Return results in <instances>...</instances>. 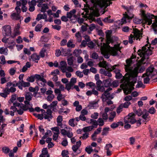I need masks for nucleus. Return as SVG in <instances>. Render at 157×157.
I'll return each instance as SVG.
<instances>
[{
	"instance_id": "1",
	"label": "nucleus",
	"mask_w": 157,
	"mask_h": 157,
	"mask_svg": "<svg viewBox=\"0 0 157 157\" xmlns=\"http://www.w3.org/2000/svg\"><path fill=\"white\" fill-rule=\"evenodd\" d=\"M147 45L142 47V49H140L138 51V55L141 57L136 63L134 64L133 59L136 58L135 55H132L130 59H127L126 64L125 65V69H144L143 67L148 63V56L152 54L151 47L149 48Z\"/></svg>"
},
{
	"instance_id": "2",
	"label": "nucleus",
	"mask_w": 157,
	"mask_h": 157,
	"mask_svg": "<svg viewBox=\"0 0 157 157\" xmlns=\"http://www.w3.org/2000/svg\"><path fill=\"white\" fill-rule=\"evenodd\" d=\"M106 36L107 39V44H105L102 41L103 39L100 38L101 40V43L98 42L97 45L101 47V53L106 58H108L109 57L110 55L115 56L117 55L118 52H120V48L119 45H115L114 47H110L109 45V44L112 42V39L111 37L112 31L107 30L106 32Z\"/></svg>"
},
{
	"instance_id": "3",
	"label": "nucleus",
	"mask_w": 157,
	"mask_h": 157,
	"mask_svg": "<svg viewBox=\"0 0 157 157\" xmlns=\"http://www.w3.org/2000/svg\"><path fill=\"white\" fill-rule=\"evenodd\" d=\"M138 69H125L127 73L123 78L120 86L126 94H130L133 90L134 84L136 82Z\"/></svg>"
},
{
	"instance_id": "4",
	"label": "nucleus",
	"mask_w": 157,
	"mask_h": 157,
	"mask_svg": "<svg viewBox=\"0 0 157 157\" xmlns=\"http://www.w3.org/2000/svg\"><path fill=\"white\" fill-rule=\"evenodd\" d=\"M86 2L88 9L90 10V12L96 17L100 15L99 11L103 8V6H107L105 3L103 2V0H83Z\"/></svg>"
},
{
	"instance_id": "5",
	"label": "nucleus",
	"mask_w": 157,
	"mask_h": 157,
	"mask_svg": "<svg viewBox=\"0 0 157 157\" xmlns=\"http://www.w3.org/2000/svg\"><path fill=\"white\" fill-rule=\"evenodd\" d=\"M140 15L143 17V19L145 22L148 25H151L152 23V18L154 17L155 21L152 24L154 30L156 31V29L157 27V16H155L154 15L150 13L146 14L145 11L143 10H141L140 11Z\"/></svg>"
},
{
	"instance_id": "6",
	"label": "nucleus",
	"mask_w": 157,
	"mask_h": 157,
	"mask_svg": "<svg viewBox=\"0 0 157 157\" xmlns=\"http://www.w3.org/2000/svg\"><path fill=\"white\" fill-rule=\"evenodd\" d=\"M122 7L127 11L121 19V24H123L129 22L130 20L133 17L134 15L132 13L133 7L132 6L127 7L124 6H122Z\"/></svg>"
},
{
	"instance_id": "7",
	"label": "nucleus",
	"mask_w": 157,
	"mask_h": 157,
	"mask_svg": "<svg viewBox=\"0 0 157 157\" xmlns=\"http://www.w3.org/2000/svg\"><path fill=\"white\" fill-rule=\"evenodd\" d=\"M157 74V69H146L145 73L144 74L142 78L144 84L148 83L151 78Z\"/></svg>"
},
{
	"instance_id": "8",
	"label": "nucleus",
	"mask_w": 157,
	"mask_h": 157,
	"mask_svg": "<svg viewBox=\"0 0 157 157\" xmlns=\"http://www.w3.org/2000/svg\"><path fill=\"white\" fill-rule=\"evenodd\" d=\"M133 35L131 34L129 36L128 42L130 44L133 42V40H137L142 37V33L136 29H133Z\"/></svg>"
},
{
	"instance_id": "9",
	"label": "nucleus",
	"mask_w": 157,
	"mask_h": 157,
	"mask_svg": "<svg viewBox=\"0 0 157 157\" xmlns=\"http://www.w3.org/2000/svg\"><path fill=\"white\" fill-rule=\"evenodd\" d=\"M135 115L133 113H129L124 119V122L125 124L130 123L133 124L136 122V120L135 119Z\"/></svg>"
},
{
	"instance_id": "10",
	"label": "nucleus",
	"mask_w": 157,
	"mask_h": 157,
	"mask_svg": "<svg viewBox=\"0 0 157 157\" xmlns=\"http://www.w3.org/2000/svg\"><path fill=\"white\" fill-rule=\"evenodd\" d=\"M41 111L43 113H44V118L45 119H47L48 121H50L52 118V112L51 109H47L46 112H45V110L43 109H41Z\"/></svg>"
},
{
	"instance_id": "11",
	"label": "nucleus",
	"mask_w": 157,
	"mask_h": 157,
	"mask_svg": "<svg viewBox=\"0 0 157 157\" xmlns=\"http://www.w3.org/2000/svg\"><path fill=\"white\" fill-rule=\"evenodd\" d=\"M76 10L75 9L68 12L67 13V17L68 18L71 19V21L73 23H75L76 21V16L75 15L76 13Z\"/></svg>"
},
{
	"instance_id": "12",
	"label": "nucleus",
	"mask_w": 157,
	"mask_h": 157,
	"mask_svg": "<svg viewBox=\"0 0 157 157\" xmlns=\"http://www.w3.org/2000/svg\"><path fill=\"white\" fill-rule=\"evenodd\" d=\"M112 88L110 87L108 88L105 91H104V93L102 94L101 98L103 100L105 99V98L107 99H112L113 97L112 95H111L110 93L109 92L110 91L112 90Z\"/></svg>"
},
{
	"instance_id": "13",
	"label": "nucleus",
	"mask_w": 157,
	"mask_h": 157,
	"mask_svg": "<svg viewBox=\"0 0 157 157\" xmlns=\"http://www.w3.org/2000/svg\"><path fill=\"white\" fill-rule=\"evenodd\" d=\"M4 31L3 35L4 36H9L11 33L10 26L9 25H5L3 27Z\"/></svg>"
},
{
	"instance_id": "14",
	"label": "nucleus",
	"mask_w": 157,
	"mask_h": 157,
	"mask_svg": "<svg viewBox=\"0 0 157 157\" xmlns=\"http://www.w3.org/2000/svg\"><path fill=\"white\" fill-rule=\"evenodd\" d=\"M81 142L80 140H79L76 143V144L72 146V149L75 153L79 154L81 152V151L79 149V148L81 146Z\"/></svg>"
},
{
	"instance_id": "15",
	"label": "nucleus",
	"mask_w": 157,
	"mask_h": 157,
	"mask_svg": "<svg viewBox=\"0 0 157 157\" xmlns=\"http://www.w3.org/2000/svg\"><path fill=\"white\" fill-rule=\"evenodd\" d=\"M142 117L145 120L144 122H147L150 120V117L149 116V113L148 111L146 109H144L143 111Z\"/></svg>"
},
{
	"instance_id": "16",
	"label": "nucleus",
	"mask_w": 157,
	"mask_h": 157,
	"mask_svg": "<svg viewBox=\"0 0 157 157\" xmlns=\"http://www.w3.org/2000/svg\"><path fill=\"white\" fill-rule=\"evenodd\" d=\"M10 17L13 20H18L20 19L21 20V19H22V17L20 16L19 14L14 12L11 13Z\"/></svg>"
},
{
	"instance_id": "17",
	"label": "nucleus",
	"mask_w": 157,
	"mask_h": 157,
	"mask_svg": "<svg viewBox=\"0 0 157 157\" xmlns=\"http://www.w3.org/2000/svg\"><path fill=\"white\" fill-rule=\"evenodd\" d=\"M20 2H21V6H22L21 10L22 12H26L27 10V8L25 6L27 4V1L26 0H21Z\"/></svg>"
},
{
	"instance_id": "18",
	"label": "nucleus",
	"mask_w": 157,
	"mask_h": 157,
	"mask_svg": "<svg viewBox=\"0 0 157 157\" xmlns=\"http://www.w3.org/2000/svg\"><path fill=\"white\" fill-rule=\"evenodd\" d=\"M109 69H100V73L105 76H108L109 77L112 76V74L110 72V71H109Z\"/></svg>"
},
{
	"instance_id": "19",
	"label": "nucleus",
	"mask_w": 157,
	"mask_h": 157,
	"mask_svg": "<svg viewBox=\"0 0 157 157\" xmlns=\"http://www.w3.org/2000/svg\"><path fill=\"white\" fill-rule=\"evenodd\" d=\"M98 65L99 67H102L105 69H110L109 65L105 61L100 62Z\"/></svg>"
},
{
	"instance_id": "20",
	"label": "nucleus",
	"mask_w": 157,
	"mask_h": 157,
	"mask_svg": "<svg viewBox=\"0 0 157 157\" xmlns=\"http://www.w3.org/2000/svg\"><path fill=\"white\" fill-rule=\"evenodd\" d=\"M101 128H99L96 131H95L94 133L92 135L91 138L92 140L94 141H95L96 138V135L99 134L101 131Z\"/></svg>"
},
{
	"instance_id": "21",
	"label": "nucleus",
	"mask_w": 157,
	"mask_h": 157,
	"mask_svg": "<svg viewBox=\"0 0 157 157\" xmlns=\"http://www.w3.org/2000/svg\"><path fill=\"white\" fill-rule=\"evenodd\" d=\"M133 21L135 24H140L141 23H143V24H146L144 21V20L143 19H139L137 17H135L133 19Z\"/></svg>"
},
{
	"instance_id": "22",
	"label": "nucleus",
	"mask_w": 157,
	"mask_h": 157,
	"mask_svg": "<svg viewBox=\"0 0 157 157\" xmlns=\"http://www.w3.org/2000/svg\"><path fill=\"white\" fill-rule=\"evenodd\" d=\"M86 94L88 96H90L92 94L97 96L98 95V92L95 89H92V90L87 91L86 93Z\"/></svg>"
},
{
	"instance_id": "23",
	"label": "nucleus",
	"mask_w": 157,
	"mask_h": 157,
	"mask_svg": "<svg viewBox=\"0 0 157 157\" xmlns=\"http://www.w3.org/2000/svg\"><path fill=\"white\" fill-rule=\"evenodd\" d=\"M13 105L11 107L10 109L12 110L13 111H16L17 109V108L18 107V108H19V106H20V103L17 102H15L13 103Z\"/></svg>"
},
{
	"instance_id": "24",
	"label": "nucleus",
	"mask_w": 157,
	"mask_h": 157,
	"mask_svg": "<svg viewBox=\"0 0 157 157\" xmlns=\"http://www.w3.org/2000/svg\"><path fill=\"white\" fill-rule=\"evenodd\" d=\"M67 66L66 62L64 61H62L59 63V68L60 69H67Z\"/></svg>"
},
{
	"instance_id": "25",
	"label": "nucleus",
	"mask_w": 157,
	"mask_h": 157,
	"mask_svg": "<svg viewBox=\"0 0 157 157\" xmlns=\"http://www.w3.org/2000/svg\"><path fill=\"white\" fill-rule=\"evenodd\" d=\"M20 82V85L21 86V89H20L21 90H22L23 89V87H28L30 86V83L29 82H24L23 80H22L21 82Z\"/></svg>"
},
{
	"instance_id": "26",
	"label": "nucleus",
	"mask_w": 157,
	"mask_h": 157,
	"mask_svg": "<svg viewBox=\"0 0 157 157\" xmlns=\"http://www.w3.org/2000/svg\"><path fill=\"white\" fill-rule=\"evenodd\" d=\"M103 84L104 86L105 87L111 86V80L109 79H106L103 81Z\"/></svg>"
},
{
	"instance_id": "27",
	"label": "nucleus",
	"mask_w": 157,
	"mask_h": 157,
	"mask_svg": "<svg viewBox=\"0 0 157 157\" xmlns=\"http://www.w3.org/2000/svg\"><path fill=\"white\" fill-rule=\"evenodd\" d=\"M116 112L115 111H112L110 113V115L108 118L109 122H112L113 121L114 118L116 116Z\"/></svg>"
},
{
	"instance_id": "28",
	"label": "nucleus",
	"mask_w": 157,
	"mask_h": 157,
	"mask_svg": "<svg viewBox=\"0 0 157 157\" xmlns=\"http://www.w3.org/2000/svg\"><path fill=\"white\" fill-rule=\"evenodd\" d=\"M31 58L33 61L37 63V61L39 60L40 57V56L34 53L31 56Z\"/></svg>"
},
{
	"instance_id": "29",
	"label": "nucleus",
	"mask_w": 157,
	"mask_h": 157,
	"mask_svg": "<svg viewBox=\"0 0 157 157\" xmlns=\"http://www.w3.org/2000/svg\"><path fill=\"white\" fill-rule=\"evenodd\" d=\"M21 2L17 1V2L16 4L17 6L15 7V10L17 11V13L19 14L21 12V9L20 8V6H21Z\"/></svg>"
},
{
	"instance_id": "30",
	"label": "nucleus",
	"mask_w": 157,
	"mask_h": 157,
	"mask_svg": "<svg viewBox=\"0 0 157 157\" xmlns=\"http://www.w3.org/2000/svg\"><path fill=\"white\" fill-rule=\"evenodd\" d=\"M94 128L93 125L85 127L82 128L83 131L84 132H89L92 130Z\"/></svg>"
},
{
	"instance_id": "31",
	"label": "nucleus",
	"mask_w": 157,
	"mask_h": 157,
	"mask_svg": "<svg viewBox=\"0 0 157 157\" xmlns=\"http://www.w3.org/2000/svg\"><path fill=\"white\" fill-rule=\"evenodd\" d=\"M75 36L78 42H81L82 40V36L80 32L76 33L75 34Z\"/></svg>"
},
{
	"instance_id": "32",
	"label": "nucleus",
	"mask_w": 157,
	"mask_h": 157,
	"mask_svg": "<svg viewBox=\"0 0 157 157\" xmlns=\"http://www.w3.org/2000/svg\"><path fill=\"white\" fill-rule=\"evenodd\" d=\"M8 49L6 48H0V53L6 55L8 54Z\"/></svg>"
},
{
	"instance_id": "33",
	"label": "nucleus",
	"mask_w": 157,
	"mask_h": 157,
	"mask_svg": "<svg viewBox=\"0 0 157 157\" xmlns=\"http://www.w3.org/2000/svg\"><path fill=\"white\" fill-rule=\"evenodd\" d=\"M113 70H115L114 71L116 74L115 77L117 79H120L122 78V75L121 74L120 72V70L117 71V69H113Z\"/></svg>"
},
{
	"instance_id": "34",
	"label": "nucleus",
	"mask_w": 157,
	"mask_h": 157,
	"mask_svg": "<svg viewBox=\"0 0 157 157\" xmlns=\"http://www.w3.org/2000/svg\"><path fill=\"white\" fill-rule=\"evenodd\" d=\"M32 96L33 95L31 93L28 92L25 95V99L27 100L30 101L32 99Z\"/></svg>"
},
{
	"instance_id": "35",
	"label": "nucleus",
	"mask_w": 157,
	"mask_h": 157,
	"mask_svg": "<svg viewBox=\"0 0 157 157\" xmlns=\"http://www.w3.org/2000/svg\"><path fill=\"white\" fill-rule=\"evenodd\" d=\"M88 27L89 29L88 30V33L90 34L91 33V32L95 28L96 26L95 24H92L89 26Z\"/></svg>"
},
{
	"instance_id": "36",
	"label": "nucleus",
	"mask_w": 157,
	"mask_h": 157,
	"mask_svg": "<svg viewBox=\"0 0 157 157\" xmlns=\"http://www.w3.org/2000/svg\"><path fill=\"white\" fill-rule=\"evenodd\" d=\"M110 16L106 17L103 20V21L107 23H112L113 21V20L112 19L110 18Z\"/></svg>"
},
{
	"instance_id": "37",
	"label": "nucleus",
	"mask_w": 157,
	"mask_h": 157,
	"mask_svg": "<svg viewBox=\"0 0 157 157\" xmlns=\"http://www.w3.org/2000/svg\"><path fill=\"white\" fill-rule=\"evenodd\" d=\"M75 119L72 118L70 119L68 121V124L69 125L72 127H74L75 125Z\"/></svg>"
},
{
	"instance_id": "38",
	"label": "nucleus",
	"mask_w": 157,
	"mask_h": 157,
	"mask_svg": "<svg viewBox=\"0 0 157 157\" xmlns=\"http://www.w3.org/2000/svg\"><path fill=\"white\" fill-rule=\"evenodd\" d=\"M85 150L88 154H90L93 151V149L91 146H89L86 147Z\"/></svg>"
},
{
	"instance_id": "39",
	"label": "nucleus",
	"mask_w": 157,
	"mask_h": 157,
	"mask_svg": "<svg viewBox=\"0 0 157 157\" xmlns=\"http://www.w3.org/2000/svg\"><path fill=\"white\" fill-rule=\"evenodd\" d=\"M98 106V104L97 102L90 103L89 105V107L92 109H96Z\"/></svg>"
},
{
	"instance_id": "40",
	"label": "nucleus",
	"mask_w": 157,
	"mask_h": 157,
	"mask_svg": "<svg viewBox=\"0 0 157 157\" xmlns=\"http://www.w3.org/2000/svg\"><path fill=\"white\" fill-rule=\"evenodd\" d=\"M14 41L13 40H11L10 42V44H8L6 46L9 48L10 49H13L14 46Z\"/></svg>"
},
{
	"instance_id": "41",
	"label": "nucleus",
	"mask_w": 157,
	"mask_h": 157,
	"mask_svg": "<svg viewBox=\"0 0 157 157\" xmlns=\"http://www.w3.org/2000/svg\"><path fill=\"white\" fill-rule=\"evenodd\" d=\"M46 82V81L45 79V81L42 80H39L38 81H37V83L39 86H44L45 85V83Z\"/></svg>"
},
{
	"instance_id": "42",
	"label": "nucleus",
	"mask_w": 157,
	"mask_h": 157,
	"mask_svg": "<svg viewBox=\"0 0 157 157\" xmlns=\"http://www.w3.org/2000/svg\"><path fill=\"white\" fill-rule=\"evenodd\" d=\"M48 9V7L46 4H43L41 6L40 11L43 12H45L46 10Z\"/></svg>"
},
{
	"instance_id": "43",
	"label": "nucleus",
	"mask_w": 157,
	"mask_h": 157,
	"mask_svg": "<svg viewBox=\"0 0 157 157\" xmlns=\"http://www.w3.org/2000/svg\"><path fill=\"white\" fill-rule=\"evenodd\" d=\"M87 86H89L92 89H95L96 86L95 84L92 82H90L86 84Z\"/></svg>"
},
{
	"instance_id": "44",
	"label": "nucleus",
	"mask_w": 157,
	"mask_h": 157,
	"mask_svg": "<svg viewBox=\"0 0 157 157\" xmlns=\"http://www.w3.org/2000/svg\"><path fill=\"white\" fill-rule=\"evenodd\" d=\"M51 130L53 132V133H57L59 134L60 132L59 130V128L58 127H55L51 128Z\"/></svg>"
},
{
	"instance_id": "45",
	"label": "nucleus",
	"mask_w": 157,
	"mask_h": 157,
	"mask_svg": "<svg viewBox=\"0 0 157 157\" xmlns=\"http://www.w3.org/2000/svg\"><path fill=\"white\" fill-rule=\"evenodd\" d=\"M35 78H36L37 79V81H38L39 80H44V81H45V79L43 77H41L40 75L38 74H36L34 76Z\"/></svg>"
},
{
	"instance_id": "46",
	"label": "nucleus",
	"mask_w": 157,
	"mask_h": 157,
	"mask_svg": "<svg viewBox=\"0 0 157 157\" xmlns=\"http://www.w3.org/2000/svg\"><path fill=\"white\" fill-rule=\"evenodd\" d=\"M61 56H66L67 55L68 52L67 49L61 48Z\"/></svg>"
},
{
	"instance_id": "47",
	"label": "nucleus",
	"mask_w": 157,
	"mask_h": 157,
	"mask_svg": "<svg viewBox=\"0 0 157 157\" xmlns=\"http://www.w3.org/2000/svg\"><path fill=\"white\" fill-rule=\"evenodd\" d=\"M2 42L5 44V46H6V45H7L8 44H10V41H9V39L6 38L5 37L2 39Z\"/></svg>"
},
{
	"instance_id": "48",
	"label": "nucleus",
	"mask_w": 157,
	"mask_h": 157,
	"mask_svg": "<svg viewBox=\"0 0 157 157\" xmlns=\"http://www.w3.org/2000/svg\"><path fill=\"white\" fill-rule=\"evenodd\" d=\"M89 27V25L87 24H86L85 25H82L81 27V29L83 32L86 31L87 30L88 28Z\"/></svg>"
},
{
	"instance_id": "49",
	"label": "nucleus",
	"mask_w": 157,
	"mask_h": 157,
	"mask_svg": "<svg viewBox=\"0 0 157 157\" xmlns=\"http://www.w3.org/2000/svg\"><path fill=\"white\" fill-rule=\"evenodd\" d=\"M104 86H97V90L101 92H103L105 91V88Z\"/></svg>"
},
{
	"instance_id": "50",
	"label": "nucleus",
	"mask_w": 157,
	"mask_h": 157,
	"mask_svg": "<svg viewBox=\"0 0 157 157\" xmlns=\"http://www.w3.org/2000/svg\"><path fill=\"white\" fill-rule=\"evenodd\" d=\"M68 151L67 150H63L62 151L61 153V155L62 157H69L68 155Z\"/></svg>"
},
{
	"instance_id": "51",
	"label": "nucleus",
	"mask_w": 157,
	"mask_h": 157,
	"mask_svg": "<svg viewBox=\"0 0 157 157\" xmlns=\"http://www.w3.org/2000/svg\"><path fill=\"white\" fill-rule=\"evenodd\" d=\"M90 123L92 124L94 126H93L94 127H96L98 125L97 121L94 119H91L90 120Z\"/></svg>"
},
{
	"instance_id": "52",
	"label": "nucleus",
	"mask_w": 157,
	"mask_h": 157,
	"mask_svg": "<svg viewBox=\"0 0 157 157\" xmlns=\"http://www.w3.org/2000/svg\"><path fill=\"white\" fill-rule=\"evenodd\" d=\"M103 119L101 118H99L97 120L98 125L100 126H102L104 124V121Z\"/></svg>"
},
{
	"instance_id": "53",
	"label": "nucleus",
	"mask_w": 157,
	"mask_h": 157,
	"mask_svg": "<svg viewBox=\"0 0 157 157\" xmlns=\"http://www.w3.org/2000/svg\"><path fill=\"white\" fill-rule=\"evenodd\" d=\"M89 133L87 132H85L83 134L82 136L80 137V138H82L83 140H86L89 137Z\"/></svg>"
},
{
	"instance_id": "54",
	"label": "nucleus",
	"mask_w": 157,
	"mask_h": 157,
	"mask_svg": "<svg viewBox=\"0 0 157 157\" xmlns=\"http://www.w3.org/2000/svg\"><path fill=\"white\" fill-rule=\"evenodd\" d=\"M81 50L76 49L74 51L73 54L74 55L76 56H77L79 55L81 53Z\"/></svg>"
},
{
	"instance_id": "55",
	"label": "nucleus",
	"mask_w": 157,
	"mask_h": 157,
	"mask_svg": "<svg viewBox=\"0 0 157 157\" xmlns=\"http://www.w3.org/2000/svg\"><path fill=\"white\" fill-rule=\"evenodd\" d=\"M119 122H118L117 123L114 122L113 123L110 125V127L111 128L114 129L118 127L119 125Z\"/></svg>"
},
{
	"instance_id": "56",
	"label": "nucleus",
	"mask_w": 157,
	"mask_h": 157,
	"mask_svg": "<svg viewBox=\"0 0 157 157\" xmlns=\"http://www.w3.org/2000/svg\"><path fill=\"white\" fill-rule=\"evenodd\" d=\"M155 112L156 110L155 108L153 107H151L149 109L148 113L151 114H153L155 113Z\"/></svg>"
},
{
	"instance_id": "57",
	"label": "nucleus",
	"mask_w": 157,
	"mask_h": 157,
	"mask_svg": "<svg viewBox=\"0 0 157 157\" xmlns=\"http://www.w3.org/2000/svg\"><path fill=\"white\" fill-rule=\"evenodd\" d=\"M42 26L41 24L37 25L35 28V30L36 32H40L41 31V29Z\"/></svg>"
},
{
	"instance_id": "58",
	"label": "nucleus",
	"mask_w": 157,
	"mask_h": 157,
	"mask_svg": "<svg viewBox=\"0 0 157 157\" xmlns=\"http://www.w3.org/2000/svg\"><path fill=\"white\" fill-rule=\"evenodd\" d=\"M22 108L24 111L27 110L28 109V108L27 106V105H24L22 103H20V106H19V108Z\"/></svg>"
},
{
	"instance_id": "59",
	"label": "nucleus",
	"mask_w": 157,
	"mask_h": 157,
	"mask_svg": "<svg viewBox=\"0 0 157 157\" xmlns=\"http://www.w3.org/2000/svg\"><path fill=\"white\" fill-rule=\"evenodd\" d=\"M61 12V11L60 10H58L56 12L53 14V16L55 18H58L59 17V14Z\"/></svg>"
},
{
	"instance_id": "60",
	"label": "nucleus",
	"mask_w": 157,
	"mask_h": 157,
	"mask_svg": "<svg viewBox=\"0 0 157 157\" xmlns=\"http://www.w3.org/2000/svg\"><path fill=\"white\" fill-rule=\"evenodd\" d=\"M46 50L45 49L43 48L40 52V55L42 57H44L45 55Z\"/></svg>"
},
{
	"instance_id": "61",
	"label": "nucleus",
	"mask_w": 157,
	"mask_h": 157,
	"mask_svg": "<svg viewBox=\"0 0 157 157\" xmlns=\"http://www.w3.org/2000/svg\"><path fill=\"white\" fill-rule=\"evenodd\" d=\"M112 86L114 87H117L119 85V81L117 80H114L111 83Z\"/></svg>"
},
{
	"instance_id": "62",
	"label": "nucleus",
	"mask_w": 157,
	"mask_h": 157,
	"mask_svg": "<svg viewBox=\"0 0 157 157\" xmlns=\"http://www.w3.org/2000/svg\"><path fill=\"white\" fill-rule=\"evenodd\" d=\"M55 96L54 94H52L48 95L47 97V100L48 101H51L54 98Z\"/></svg>"
},
{
	"instance_id": "63",
	"label": "nucleus",
	"mask_w": 157,
	"mask_h": 157,
	"mask_svg": "<svg viewBox=\"0 0 157 157\" xmlns=\"http://www.w3.org/2000/svg\"><path fill=\"white\" fill-rule=\"evenodd\" d=\"M145 86L143 84L142 82L141 81H138L137 82V84L136 86V88H140L142 87L144 88Z\"/></svg>"
},
{
	"instance_id": "64",
	"label": "nucleus",
	"mask_w": 157,
	"mask_h": 157,
	"mask_svg": "<svg viewBox=\"0 0 157 157\" xmlns=\"http://www.w3.org/2000/svg\"><path fill=\"white\" fill-rule=\"evenodd\" d=\"M16 111L17 112L18 114L21 115L23 113L24 111L22 108L19 107V108H18V107Z\"/></svg>"
}]
</instances>
